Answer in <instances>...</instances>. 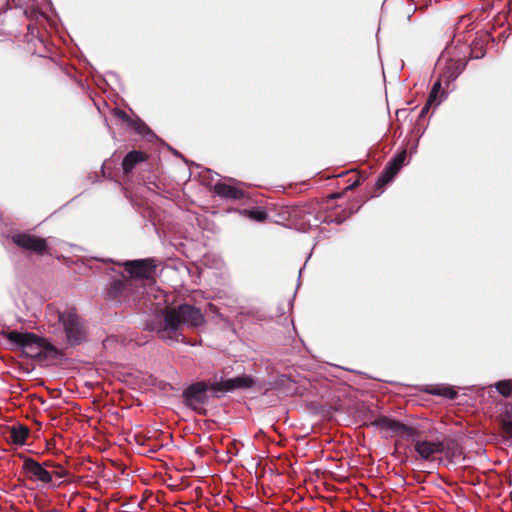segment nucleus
<instances>
[{"label":"nucleus","mask_w":512,"mask_h":512,"mask_svg":"<svg viewBox=\"0 0 512 512\" xmlns=\"http://www.w3.org/2000/svg\"><path fill=\"white\" fill-rule=\"evenodd\" d=\"M114 116L121 122L127 124L128 126L130 125V123L133 120L125 111H123L121 109H115Z\"/></svg>","instance_id":"4be33fe9"},{"label":"nucleus","mask_w":512,"mask_h":512,"mask_svg":"<svg viewBox=\"0 0 512 512\" xmlns=\"http://www.w3.org/2000/svg\"><path fill=\"white\" fill-rule=\"evenodd\" d=\"M406 159V151L403 150L395 155L386 165L376 182V187L381 189L388 184L399 172Z\"/></svg>","instance_id":"9d476101"},{"label":"nucleus","mask_w":512,"mask_h":512,"mask_svg":"<svg viewBox=\"0 0 512 512\" xmlns=\"http://www.w3.org/2000/svg\"><path fill=\"white\" fill-rule=\"evenodd\" d=\"M49 471L52 473V477L55 476L59 479L66 478L69 475V472L59 463H56L54 468Z\"/></svg>","instance_id":"412c9836"},{"label":"nucleus","mask_w":512,"mask_h":512,"mask_svg":"<svg viewBox=\"0 0 512 512\" xmlns=\"http://www.w3.org/2000/svg\"><path fill=\"white\" fill-rule=\"evenodd\" d=\"M46 316L49 322H58L62 325L66 343L69 346H77L86 340L87 332L83 319L75 308H66L58 311L52 306H47Z\"/></svg>","instance_id":"7ed1b4c3"},{"label":"nucleus","mask_w":512,"mask_h":512,"mask_svg":"<svg viewBox=\"0 0 512 512\" xmlns=\"http://www.w3.org/2000/svg\"><path fill=\"white\" fill-rule=\"evenodd\" d=\"M11 239L15 245L23 250H28L39 255H43L48 252L47 241L42 237L22 232L12 235Z\"/></svg>","instance_id":"423d86ee"},{"label":"nucleus","mask_w":512,"mask_h":512,"mask_svg":"<svg viewBox=\"0 0 512 512\" xmlns=\"http://www.w3.org/2000/svg\"><path fill=\"white\" fill-rule=\"evenodd\" d=\"M129 127L134 129L138 134L142 136H148L153 134L151 129L147 126V124L139 118L133 119Z\"/></svg>","instance_id":"6ab92c4d"},{"label":"nucleus","mask_w":512,"mask_h":512,"mask_svg":"<svg viewBox=\"0 0 512 512\" xmlns=\"http://www.w3.org/2000/svg\"><path fill=\"white\" fill-rule=\"evenodd\" d=\"M428 393L437 396H443L448 399H455L458 395L457 391L450 386H436L427 390Z\"/></svg>","instance_id":"f3484780"},{"label":"nucleus","mask_w":512,"mask_h":512,"mask_svg":"<svg viewBox=\"0 0 512 512\" xmlns=\"http://www.w3.org/2000/svg\"><path fill=\"white\" fill-rule=\"evenodd\" d=\"M255 385V380L250 375H240L234 378L212 383V392L218 397V392H230L233 390H246Z\"/></svg>","instance_id":"1a4fd4ad"},{"label":"nucleus","mask_w":512,"mask_h":512,"mask_svg":"<svg viewBox=\"0 0 512 512\" xmlns=\"http://www.w3.org/2000/svg\"><path fill=\"white\" fill-rule=\"evenodd\" d=\"M410 439V437H408ZM414 442V449L418 455L427 461L435 459L436 454H440L444 451L445 445L442 441H427L419 440L416 437H411Z\"/></svg>","instance_id":"9b49d317"},{"label":"nucleus","mask_w":512,"mask_h":512,"mask_svg":"<svg viewBox=\"0 0 512 512\" xmlns=\"http://www.w3.org/2000/svg\"><path fill=\"white\" fill-rule=\"evenodd\" d=\"M209 391H212V383L198 381L190 384L182 392L184 404L199 414L205 415L204 406L209 401Z\"/></svg>","instance_id":"20e7f679"},{"label":"nucleus","mask_w":512,"mask_h":512,"mask_svg":"<svg viewBox=\"0 0 512 512\" xmlns=\"http://www.w3.org/2000/svg\"><path fill=\"white\" fill-rule=\"evenodd\" d=\"M123 268L129 274L130 279L152 280L157 265L152 258L128 260L122 263Z\"/></svg>","instance_id":"39448f33"},{"label":"nucleus","mask_w":512,"mask_h":512,"mask_svg":"<svg viewBox=\"0 0 512 512\" xmlns=\"http://www.w3.org/2000/svg\"><path fill=\"white\" fill-rule=\"evenodd\" d=\"M453 65H455L454 77H457L465 69L466 63L454 62Z\"/></svg>","instance_id":"b1692460"},{"label":"nucleus","mask_w":512,"mask_h":512,"mask_svg":"<svg viewBox=\"0 0 512 512\" xmlns=\"http://www.w3.org/2000/svg\"><path fill=\"white\" fill-rule=\"evenodd\" d=\"M23 459L22 471L27 479L30 481H38L43 484L52 482V473L45 469L40 462L31 457L20 456Z\"/></svg>","instance_id":"0eeeda50"},{"label":"nucleus","mask_w":512,"mask_h":512,"mask_svg":"<svg viewBox=\"0 0 512 512\" xmlns=\"http://www.w3.org/2000/svg\"><path fill=\"white\" fill-rule=\"evenodd\" d=\"M371 425L382 430H390L394 433L405 435L407 437L420 436V431L418 429L383 415L376 417L371 422Z\"/></svg>","instance_id":"6e6552de"},{"label":"nucleus","mask_w":512,"mask_h":512,"mask_svg":"<svg viewBox=\"0 0 512 512\" xmlns=\"http://www.w3.org/2000/svg\"><path fill=\"white\" fill-rule=\"evenodd\" d=\"M496 390L504 397L512 396V380H501L495 384Z\"/></svg>","instance_id":"aec40b11"},{"label":"nucleus","mask_w":512,"mask_h":512,"mask_svg":"<svg viewBox=\"0 0 512 512\" xmlns=\"http://www.w3.org/2000/svg\"><path fill=\"white\" fill-rule=\"evenodd\" d=\"M148 156L145 152L132 150L128 152L122 161V169L125 175H128L136 167L137 164L145 162Z\"/></svg>","instance_id":"4468645a"},{"label":"nucleus","mask_w":512,"mask_h":512,"mask_svg":"<svg viewBox=\"0 0 512 512\" xmlns=\"http://www.w3.org/2000/svg\"><path fill=\"white\" fill-rule=\"evenodd\" d=\"M242 214L249 217L251 220L263 223L268 219V213L261 208L244 209Z\"/></svg>","instance_id":"a211bd4d"},{"label":"nucleus","mask_w":512,"mask_h":512,"mask_svg":"<svg viewBox=\"0 0 512 512\" xmlns=\"http://www.w3.org/2000/svg\"><path fill=\"white\" fill-rule=\"evenodd\" d=\"M359 185V181H355L353 184H351L348 188L349 189H354L356 186Z\"/></svg>","instance_id":"cd10ccee"},{"label":"nucleus","mask_w":512,"mask_h":512,"mask_svg":"<svg viewBox=\"0 0 512 512\" xmlns=\"http://www.w3.org/2000/svg\"><path fill=\"white\" fill-rule=\"evenodd\" d=\"M441 89V82L440 81H436L430 91V94H429V97H428V100L430 103H434L438 97V93Z\"/></svg>","instance_id":"5701e85b"},{"label":"nucleus","mask_w":512,"mask_h":512,"mask_svg":"<svg viewBox=\"0 0 512 512\" xmlns=\"http://www.w3.org/2000/svg\"><path fill=\"white\" fill-rule=\"evenodd\" d=\"M205 322L200 308L190 304H180L162 309L158 318L152 323L151 329L165 342H184L185 327L198 328Z\"/></svg>","instance_id":"f257e3e1"},{"label":"nucleus","mask_w":512,"mask_h":512,"mask_svg":"<svg viewBox=\"0 0 512 512\" xmlns=\"http://www.w3.org/2000/svg\"><path fill=\"white\" fill-rule=\"evenodd\" d=\"M131 290V279L122 276L121 279L113 280L108 288V296L111 299L118 300L128 295Z\"/></svg>","instance_id":"ddd939ff"},{"label":"nucleus","mask_w":512,"mask_h":512,"mask_svg":"<svg viewBox=\"0 0 512 512\" xmlns=\"http://www.w3.org/2000/svg\"><path fill=\"white\" fill-rule=\"evenodd\" d=\"M215 194L224 199L241 200L246 197V192L237 186L224 182H217L213 188Z\"/></svg>","instance_id":"f8f14e48"},{"label":"nucleus","mask_w":512,"mask_h":512,"mask_svg":"<svg viewBox=\"0 0 512 512\" xmlns=\"http://www.w3.org/2000/svg\"><path fill=\"white\" fill-rule=\"evenodd\" d=\"M433 103H430L429 100H427V103L425 104V106L422 108L421 110V113H420V116H424L430 109V106L432 105Z\"/></svg>","instance_id":"a878e982"},{"label":"nucleus","mask_w":512,"mask_h":512,"mask_svg":"<svg viewBox=\"0 0 512 512\" xmlns=\"http://www.w3.org/2000/svg\"><path fill=\"white\" fill-rule=\"evenodd\" d=\"M30 430L24 425L13 426L10 430V439L16 445H24L29 437Z\"/></svg>","instance_id":"dca6fc26"},{"label":"nucleus","mask_w":512,"mask_h":512,"mask_svg":"<svg viewBox=\"0 0 512 512\" xmlns=\"http://www.w3.org/2000/svg\"><path fill=\"white\" fill-rule=\"evenodd\" d=\"M500 426L504 438L512 441V402L504 405L500 415Z\"/></svg>","instance_id":"2eb2a0df"},{"label":"nucleus","mask_w":512,"mask_h":512,"mask_svg":"<svg viewBox=\"0 0 512 512\" xmlns=\"http://www.w3.org/2000/svg\"><path fill=\"white\" fill-rule=\"evenodd\" d=\"M1 335L13 345V349H21L23 355L28 358L46 360L57 359L64 355L62 350L46 338L32 332L12 330L2 331Z\"/></svg>","instance_id":"f03ea898"},{"label":"nucleus","mask_w":512,"mask_h":512,"mask_svg":"<svg viewBox=\"0 0 512 512\" xmlns=\"http://www.w3.org/2000/svg\"><path fill=\"white\" fill-rule=\"evenodd\" d=\"M41 464L43 466H45V469L49 470V469L54 468L56 462H54L53 460H46V461L42 462Z\"/></svg>","instance_id":"393cba45"},{"label":"nucleus","mask_w":512,"mask_h":512,"mask_svg":"<svg viewBox=\"0 0 512 512\" xmlns=\"http://www.w3.org/2000/svg\"><path fill=\"white\" fill-rule=\"evenodd\" d=\"M483 56H484V51H483V50H482V48H481V49H480V53H476L474 57H475V58H481V57H483Z\"/></svg>","instance_id":"bb28decb"}]
</instances>
